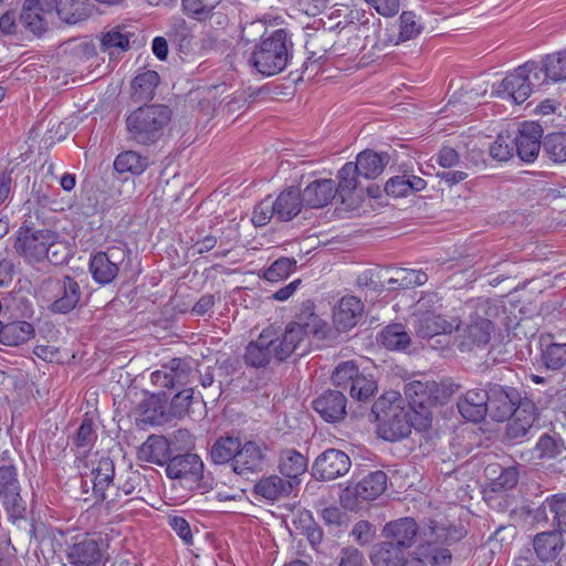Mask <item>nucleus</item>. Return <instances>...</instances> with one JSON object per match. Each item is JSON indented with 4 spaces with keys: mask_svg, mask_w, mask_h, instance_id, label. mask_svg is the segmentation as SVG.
<instances>
[{
    "mask_svg": "<svg viewBox=\"0 0 566 566\" xmlns=\"http://www.w3.org/2000/svg\"><path fill=\"white\" fill-rule=\"evenodd\" d=\"M293 48L287 30L276 29L254 45L249 62L260 74L273 76L286 69Z\"/></svg>",
    "mask_w": 566,
    "mask_h": 566,
    "instance_id": "nucleus-1",
    "label": "nucleus"
},
{
    "mask_svg": "<svg viewBox=\"0 0 566 566\" xmlns=\"http://www.w3.org/2000/svg\"><path fill=\"white\" fill-rule=\"evenodd\" d=\"M171 120V109L161 104L137 107L126 117L129 140L143 146L156 144Z\"/></svg>",
    "mask_w": 566,
    "mask_h": 566,
    "instance_id": "nucleus-2",
    "label": "nucleus"
},
{
    "mask_svg": "<svg viewBox=\"0 0 566 566\" xmlns=\"http://www.w3.org/2000/svg\"><path fill=\"white\" fill-rule=\"evenodd\" d=\"M373 412L380 422V429L386 440H400L409 436L415 415L397 391L381 396L373 407Z\"/></svg>",
    "mask_w": 566,
    "mask_h": 566,
    "instance_id": "nucleus-3",
    "label": "nucleus"
},
{
    "mask_svg": "<svg viewBox=\"0 0 566 566\" xmlns=\"http://www.w3.org/2000/svg\"><path fill=\"white\" fill-rule=\"evenodd\" d=\"M454 392V386L434 380H412L405 387L408 406L421 418V426L431 422L430 408L444 403Z\"/></svg>",
    "mask_w": 566,
    "mask_h": 566,
    "instance_id": "nucleus-4",
    "label": "nucleus"
},
{
    "mask_svg": "<svg viewBox=\"0 0 566 566\" xmlns=\"http://www.w3.org/2000/svg\"><path fill=\"white\" fill-rule=\"evenodd\" d=\"M441 296L436 292H426L418 300L415 313L412 314V326L420 338H432L442 334H450L453 329L460 328L458 319L448 321L436 313L442 306Z\"/></svg>",
    "mask_w": 566,
    "mask_h": 566,
    "instance_id": "nucleus-5",
    "label": "nucleus"
},
{
    "mask_svg": "<svg viewBox=\"0 0 566 566\" xmlns=\"http://www.w3.org/2000/svg\"><path fill=\"white\" fill-rule=\"evenodd\" d=\"M470 310L464 327L458 331L462 337L461 350L470 349L472 346H483L489 343L493 332L491 322V304L486 300H479L467 304Z\"/></svg>",
    "mask_w": 566,
    "mask_h": 566,
    "instance_id": "nucleus-6",
    "label": "nucleus"
},
{
    "mask_svg": "<svg viewBox=\"0 0 566 566\" xmlns=\"http://www.w3.org/2000/svg\"><path fill=\"white\" fill-rule=\"evenodd\" d=\"M536 71V61H527L518 66L499 83L495 88L496 96L515 104H522L531 96L535 88L545 86V84H536L534 82Z\"/></svg>",
    "mask_w": 566,
    "mask_h": 566,
    "instance_id": "nucleus-7",
    "label": "nucleus"
},
{
    "mask_svg": "<svg viewBox=\"0 0 566 566\" xmlns=\"http://www.w3.org/2000/svg\"><path fill=\"white\" fill-rule=\"evenodd\" d=\"M106 535L94 534L67 548V560L75 566H105L109 559Z\"/></svg>",
    "mask_w": 566,
    "mask_h": 566,
    "instance_id": "nucleus-8",
    "label": "nucleus"
},
{
    "mask_svg": "<svg viewBox=\"0 0 566 566\" xmlns=\"http://www.w3.org/2000/svg\"><path fill=\"white\" fill-rule=\"evenodd\" d=\"M423 532L413 518L401 517L386 523L381 534L385 543L408 554L418 537L423 542Z\"/></svg>",
    "mask_w": 566,
    "mask_h": 566,
    "instance_id": "nucleus-9",
    "label": "nucleus"
},
{
    "mask_svg": "<svg viewBox=\"0 0 566 566\" xmlns=\"http://www.w3.org/2000/svg\"><path fill=\"white\" fill-rule=\"evenodd\" d=\"M422 548H416L412 553H405L385 542L377 544L370 555L374 566H427L428 555Z\"/></svg>",
    "mask_w": 566,
    "mask_h": 566,
    "instance_id": "nucleus-10",
    "label": "nucleus"
},
{
    "mask_svg": "<svg viewBox=\"0 0 566 566\" xmlns=\"http://www.w3.org/2000/svg\"><path fill=\"white\" fill-rule=\"evenodd\" d=\"M543 127L535 122H524L512 136L514 154L524 163H533L543 147Z\"/></svg>",
    "mask_w": 566,
    "mask_h": 566,
    "instance_id": "nucleus-11",
    "label": "nucleus"
},
{
    "mask_svg": "<svg viewBox=\"0 0 566 566\" xmlns=\"http://www.w3.org/2000/svg\"><path fill=\"white\" fill-rule=\"evenodd\" d=\"M0 502L14 517L21 516L24 511L17 470L11 464L0 465Z\"/></svg>",
    "mask_w": 566,
    "mask_h": 566,
    "instance_id": "nucleus-12",
    "label": "nucleus"
},
{
    "mask_svg": "<svg viewBox=\"0 0 566 566\" xmlns=\"http://www.w3.org/2000/svg\"><path fill=\"white\" fill-rule=\"evenodd\" d=\"M349 457L340 450L328 449L319 454L314 464V475L324 481H331L345 475L350 468Z\"/></svg>",
    "mask_w": 566,
    "mask_h": 566,
    "instance_id": "nucleus-13",
    "label": "nucleus"
},
{
    "mask_svg": "<svg viewBox=\"0 0 566 566\" xmlns=\"http://www.w3.org/2000/svg\"><path fill=\"white\" fill-rule=\"evenodd\" d=\"M454 537L450 535V532L443 527L431 525L429 532H423V543L417 548L423 547V553L428 555L427 565L432 564L440 566L448 564L451 560V553L446 548H440L438 545L449 543Z\"/></svg>",
    "mask_w": 566,
    "mask_h": 566,
    "instance_id": "nucleus-14",
    "label": "nucleus"
},
{
    "mask_svg": "<svg viewBox=\"0 0 566 566\" xmlns=\"http://www.w3.org/2000/svg\"><path fill=\"white\" fill-rule=\"evenodd\" d=\"M537 71L534 75L536 84H554L566 81V46L544 55L536 61Z\"/></svg>",
    "mask_w": 566,
    "mask_h": 566,
    "instance_id": "nucleus-15",
    "label": "nucleus"
},
{
    "mask_svg": "<svg viewBox=\"0 0 566 566\" xmlns=\"http://www.w3.org/2000/svg\"><path fill=\"white\" fill-rule=\"evenodd\" d=\"M92 475L95 495L105 501L108 507H115L119 504V500L113 496L115 490L113 461L109 458H101L96 467L93 468Z\"/></svg>",
    "mask_w": 566,
    "mask_h": 566,
    "instance_id": "nucleus-16",
    "label": "nucleus"
},
{
    "mask_svg": "<svg viewBox=\"0 0 566 566\" xmlns=\"http://www.w3.org/2000/svg\"><path fill=\"white\" fill-rule=\"evenodd\" d=\"M387 489V475L384 471H374L356 484L347 486L343 501L355 497L357 501H373L379 497Z\"/></svg>",
    "mask_w": 566,
    "mask_h": 566,
    "instance_id": "nucleus-17",
    "label": "nucleus"
},
{
    "mask_svg": "<svg viewBox=\"0 0 566 566\" xmlns=\"http://www.w3.org/2000/svg\"><path fill=\"white\" fill-rule=\"evenodd\" d=\"M488 412L496 421L506 420L514 412L516 406L522 402L517 390L494 386L489 391Z\"/></svg>",
    "mask_w": 566,
    "mask_h": 566,
    "instance_id": "nucleus-18",
    "label": "nucleus"
},
{
    "mask_svg": "<svg viewBox=\"0 0 566 566\" xmlns=\"http://www.w3.org/2000/svg\"><path fill=\"white\" fill-rule=\"evenodd\" d=\"M266 448L255 441L240 442L232 469L237 474L243 475L261 470Z\"/></svg>",
    "mask_w": 566,
    "mask_h": 566,
    "instance_id": "nucleus-19",
    "label": "nucleus"
},
{
    "mask_svg": "<svg viewBox=\"0 0 566 566\" xmlns=\"http://www.w3.org/2000/svg\"><path fill=\"white\" fill-rule=\"evenodd\" d=\"M297 326L305 336L312 334L317 339H325L331 334L328 323L315 313V305L312 301L302 303L294 319L291 322Z\"/></svg>",
    "mask_w": 566,
    "mask_h": 566,
    "instance_id": "nucleus-20",
    "label": "nucleus"
},
{
    "mask_svg": "<svg viewBox=\"0 0 566 566\" xmlns=\"http://www.w3.org/2000/svg\"><path fill=\"white\" fill-rule=\"evenodd\" d=\"M535 418L536 407L534 402L524 399L507 418L506 438L509 440H517L525 437L533 427Z\"/></svg>",
    "mask_w": 566,
    "mask_h": 566,
    "instance_id": "nucleus-21",
    "label": "nucleus"
},
{
    "mask_svg": "<svg viewBox=\"0 0 566 566\" xmlns=\"http://www.w3.org/2000/svg\"><path fill=\"white\" fill-rule=\"evenodd\" d=\"M166 472L170 479L196 482L202 478L203 463L197 454L186 453L171 458Z\"/></svg>",
    "mask_w": 566,
    "mask_h": 566,
    "instance_id": "nucleus-22",
    "label": "nucleus"
},
{
    "mask_svg": "<svg viewBox=\"0 0 566 566\" xmlns=\"http://www.w3.org/2000/svg\"><path fill=\"white\" fill-rule=\"evenodd\" d=\"M534 520L537 523L551 522L556 531L566 533V494L546 499L536 510Z\"/></svg>",
    "mask_w": 566,
    "mask_h": 566,
    "instance_id": "nucleus-23",
    "label": "nucleus"
},
{
    "mask_svg": "<svg viewBox=\"0 0 566 566\" xmlns=\"http://www.w3.org/2000/svg\"><path fill=\"white\" fill-rule=\"evenodd\" d=\"M314 410L327 422H337L346 415V398L342 391L328 390L313 401Z\"/></svg>",
    "mask_w": 566,
    "mask_h": 566,
    "instance_id": "nucleus-24",
    "label": "nucleus"
},
{
    "mask_svg": "<svg viewBox=\"0 0 566 566\" xmlns=\"http://www.w3.org/2000/svg\"><path fill=\"white\" fill-rule=\"evenodd\" d=\"M301 196L304 207L323 208L336 197L335 181L333 179H316L304 188Z\"/></svg>",
    "mask_w": 566,
    "mask_h": 566,
    "instance_id": "nucleus-25",
    "label": "nucleus"
},
{
    "mask_svg": "<svg viewBox=\"0 0 566 566\" xmlns=\"http://www.w3.org/2000/svg\"><path fill=\"white\" fill-rule=\"evenodd\" d=\"M364 312L361 301L353 295L340 298L334 310L333 319L338 331L345 332L356 326Z\"/></svg>",
    "mask_w": 566,
    "mask_h": 566,
    "instance_id": "nucleus-26",
    "label": "nucleus"
},
{
    "mask_svg": "<svg viewBox=\"0 0 566 566\" xmlns=\"http://www.w3.org/2000/svg\"><path fill=\"white\" fill-rule=\"evenodd\" d=\"M489 394L483 389L468 390L458 401V409L462 417L469 421L478 422L488 413Z\"/></svg>",
    "mask_w": 566,
    "mask_h": 566,
    "instance_id": "nucleus-27",
    "label": "nucleus"
},
{
    "mask_svg": "<svg viewBox=\"0 0 566 566\" xmlns=\"http://www.w3.org/2000/svg\"><path fill=\"white\" fill-rule=\"evenodd\" d=\"M272 358L276 359L273 338L270 332H263L247 347L244 360L248 365L259 368L270 364Z\"/></svg>",
    "mask_w": 566,
    "mask_h": 566,
    "instance_id": "nucleus-28",
    "label": "nucleus"
},
{
    "mask_svg": "<svg viewBox=\"0 0 566 566\" xmlns=\"http://www.w3.org/2000/svg\"><path fill=\"white\" fill-rule=\"evenodd\" d=\"M358 177L357 167L353 161L346 163L337 172L336 196L339 197L342 205L350 209L356 206L355 192L358 188Z\"/></svg>",
    "mask_w": 566,
    "mask_h": 566,
    "instance_id": "nucleus-29",
    "label": "nucleus"
},
{
    "mask_svg": "<svg viewBox=\"0 0 566 566\" xmlns=\"http://www.w3.org/2000/svg\"><path fill=\"white\" fill-rule=\"evenodd\" d=\"M138 459L144 462L164 465L171 459L169 442L161 436H150L138 449Z\"/></svg>",
    "mask_w": 566,
    "mask_h": 566,
    "instance_id": "nucleus-30",
    "label": "nucleus"
},
{
    "mask_svg": "<svg viewBox=\"0 0 566 566\" xmlns=\"http://www.w3.org/2000/svg\"><path fill=\"white\" fill-rule=\"evenodd\" d=\"M57 286L56 298L51 304L50 308L54 313H69L80 302V285L74 279L64 276L61 281H59Z\"/></svg>",
    "mask_w": 566,
    "mask_h": 566,
    "instance_id": "nucleus-31",
    "label": "nucleus"
},
{
    "mask_svg": "<svg viewBox=\"0 0 566 566\" xmlns=\"http://www.w3.org/2000/svg\"><path fill=\"white\" fill-rule=\"evenodd\" d=\"M53 11L33 3V0H24L20 14L21 24L35 35H41L49 28V17Z\"/></svg>",
    "mask_w": 566,
    "mask_h": 566,
    "instance_id": "nucleus-32",
    "label": "nucleus"
},
{
    "mask_svg": "<svg viewBox=\"0 0 566 566\" xmlns=\"http://www.w3.org/2000/svg\"><path fill=\"white\" fill-rule=\"evenodd\" d=\"M389 158L390 156L387 153L366 149L357 155L354 166L357 167L360 177L375 179L382 174Z\"/></svg>",
    "mask_w": 566,
    "mask_h": 566,
    "instance_id": "nucleus-33",
    "label": "nucleus"
},
{
    "mask_svg": "<svg viewBox=\"0 0 566 566\" xmlns=\"http://www.w3.org/2000/svg\"><path fill=\"white\" fill-rule=\"evenodd\" d=\"M279 221H290L296 217L304 207L301 191L295 187L284 189L276 199H273Z\"/></svg>",
    "mask_w": 566,
    "mask_h": 566,
    "instance_id": "nucleus-34",
    "label": "nucleus"
},
{
    "mask_svg": "<svg viewBox=\"0 0 566 566\" xmlns=\"http://www.w3.org/2000/svg\"><path fill=\"white\" fill-rule=\"evenodd\" d=\"M33 334V326L25 321L8 322L6 317L0 325V343L6 346H19L28 342Z\"/></svg>",
    "mask_w": 566,
    "mask_h": 566,
    "instance_id": "nucleus-35",
    "label": "nucleus"
},
{
    "mask_svg": "<svg viewBox=\"0 0 566 566\" xmlns=\"http://www.w3.org/2000/svg\"><path fill=\"white\" fill-rule=\"evenodd\" d=\"M563 533L559 531L542 532L534 537L533 545L541 560H553L564 546Z\"/></svg>",
    "mask_w": 566,
    "mask_h": 566,
    "instance_id": "nucleus-36",
    "label": "nucleus"
},
{
    "mask_svg": "<svg viewBox=\"0 0 566 566\" xmlns=\"http://www.w3.org/2000/svg\"><path fill=\"white\" fill-rule=\"evenodd\" d=\"M305 335L297 326L291 322L286 325L281 337L273 338L274 350H276V360L283 361L290 357L304 342Z\"/></svg>",
    "mask_w": 566,
    "mask_h": 566,
    "instance_id": "nucleus-37",
    "label": "nucleus"
},
{
    "mask_svg": "<svg viewBox=\"0 0 566 566\" xmlns=\"http://www.w3.org/2000/svg\"><path fill=\"white\" fill-rule=\"evenodd\" d=\"M90 271L96 282L101 284L111 283L118 273L116 258L105 251H99L92 258Z\"/></svg>",
    "mask_w": 566,
    "mask_h": 566,
    "instance_id": "nucleus-38",
    "label": "nucleus"
},
{
    "mask_svg": "<svg viewBox=\"0 0 566 566\" xmlns=\"http://www.w3.org/2000/svg\"><path fill=\"white\" fill-rule=\"evenodd\" d=\"M292 489L293 482L285 481L279 475L262 478L254 485L255 494L268 501H276L280 497L286 496L292 492Z\"/></svg>",
    "mask_w": 566,
    "mask_h": 566,
    "instance_id": "nucleus-39",
    "label": "nucleus"
},
{
    "mask_svg": "<svg viewBox=\"0 0 566 566\" xmlns=\"http://www.w3.org/2000/svg\"><path fill=\"white\" fill-rule=\"evenodd\" d=\"M279 470L290 481L298 483V476L307 470V459L294 449H285L280 454Z\"/></svg>",
    "mask_w": 566,
    "mask_h": 566,
    "instance_id": "nucleus-40",
    "label": "nucleus"
},
{
    "mask_svg": "<svg viewBox=\"0 0 566 566\" xmlns=\"http://www.w3.org/2000/svg\"><path fill=\"white\" fill-rule=\"evenodd\" d=\"M160 82L156 71L147 70L138 73L132 81V96L135 102L151 101Z\"/></svg>",
    "mask_w": 566,
    "mask_h": 566,
    "instance_id": "nucleus-41",
    "label": "nucleus"
},
{
    "mask_svg": "<svg viewBox=\"0 0 566 566\" xmlns=\"http://www.w3.org/2000/svg\"><path fill=\"white\" fill-rule=\"evenodd\" d=\"M62 22L75 24L91 14L88 0H59L54 8Z\"/></svg>",
    "mask_w": 566,
    "mask_h": 566,
    "instance_id": "nucleus-42",
    "label": "nucleus"
},
{
    "mask_svg": "<svg viewBox=\"0 0 566 566\" xmlns=\"http://www.w3.org/2000/svg\"><path fill=\"white\" fill-rule=\"evenodd\" d=\"M541 361L546 369L558 371L566 367V343L554 339L542 343Z\"/></svg>",
    "mask_w": 566,
    "mask_h": 566,
    "instance_id": "nucleus-43",
    "label": "nucleus"
},
{
    "mask_svg": "<svg viewBox=\"0 0 566 566\" xmlns=\"http://www.w3.org/2000/svg\"><path fill=\"white\" fill-rule=\"evenodd\" d=\"M123 30L119 27L114 28L101 39V50L108 54L109 60H117L129 48L128 34L123 32Z\"/></svg>",
    "mask_w": 566,
    "mask_h": 566,
    "instance_id": "nucleus-44",
    "label": "nucleus"
},
{
    "mask_svg": "<svg viewBox=\"0 0 566 566\" xmlns=\"http://www.w3.org/2000/svg\"><path fill=\"white\" fill-rule=\"evenodd\" d=\"M18 242L20 248H51L57 242V233L49 229L33 230L30 228H21L19 231Z\"/></svg>",
    "mask_w": 566,
    "mask_h": 566,
    "instance_id": "nucleus-45",
    "label": "nucleus"
},
{
    "mask_svg": "<svg viewBox=\"0 0 566 566\" xmlns=\"http://www.w3.org/2000/svg\"><path fill=\"white\" fill-rule=\"evenodd\" d=\"M543 151L556 164L566 163V132L547 134L543 138Z\"/></svg>",
    "mask_w": 566,
    "mask_h": 566,
    "instance_id": "nucleus-46",
    "label": "nucleus"
},
{
    "mask_svg": "<svg viewBox=\"0 0 566 566\" xmlns=\"http://www.w3.org/2000/svg\"><path fill=\"white\" fill-rule=\"evenodd\" d=\"M379 343L388 349H403L410 344V337L400 324H392L381 331Z\"/></svg>",
    "mask_w": 566,
    "mask_h": 566,
    "instance_id": "nucleus-47",
    "label": "nucleus"
},
{
    "mask_svg": "<svg viewBox=\"0 0 566 566\" xmlns=\"http://www.w3.org/2000/svg\"><path fill=\"white\" fill-rule=\"evenodd\" d=\"M240 440L238 438L227 437L218 439L211 448L210 457L211 460L217 463H233V459L237 455L238 448L240 447Z\"/></svg>",
    "mask_w": 566,
    "mask_h": 566,
    "instance_id": "nucleus-48",
    "label": "nucleus"
},
{
    "mask_svg": "<svg viewBox=\"0 0 566 566\" xmlns=\"http://www.w3.org/2000/svg\"><path fill=\"white\" fill-rule=\"evenodd\" d=\"M147 167V159L133 150L119 154L115 161L114 168L117 172H132L134 175L142 174Z\"/></svg>",
    "mask_w": 566,
    "mask_h": 566,
    "instance_id": "nucleus-49",
    "label": "nucleus"
},
{
    "mask_svg": "<svg viewBox=\"0 0 566 566\" xmlns=\"http://www.w3.org/2000/svg\"><path fill=\"white\" fill-rule=\"evenodd\" d=\"M564 441L557 433H544L535 446L536 457L538 459H553L565 451Z\"/></svg>",
    "mask_w": 566,
    "mask_h": 566,
    "instance_id": "nucleus-50",
    "label": "nucleus"
},
{
    "mask_svg": "<svg viewBox=\"0 0 566 566\" xmlns=\"http://www.w3.org/2000/svg\"><path fill=\"white\" fill-rule=\"evenodd\" d=\"M427 274L411 269H399L395 272V276L388 280L391 289H408L415 285H422L427 282Z\"/></svg>",
    "mask_w": 566,
    "mask_h": 566,
    "instance_id": "nucleus-51",
    "label": "nucleus"
},
{
    "mask_svg": "<svg viewBox=\"0 0 566 566\" xmlns=\"http://www.w3.org/2000/svg\"><path fill=\"white\" fill-rule=\"evenodd\" d=\"M489 154L491 158L497 161H507L514 156L513 139L509 133L499 134L496 139L490 145Z\"/></svg>",
    "mask_w": 566,
    "mask_h": 566,
    "instance_id": "nucleus-52",
    "label": "nucleus"
},
{
    "mask_svg": "<svg viewBox=\"0 0 566 566\" xmlns=\"http://www.w3.org/2000/svg\"><path fill=\"white\" fill-rule=\"evenodd\" d=\"M358 371V367L354 361H343L335 368L332 375L333 384L336 387L347 389L350 387Z\"/></svg>",
    "mask_w": 566,
    "mask_h": 566,
    "instance_id": "nucleus-53",
    "label": "nucleus"
},
{
    "mask_svg": "<svg viewBox=\"0 0 566 566\" xmlns=\"http://www.w3.org/2000/svg\"><path fill=\"white\" fill-rule=\"evenodd\" d=\"M376 389L375 381L358 371L349 387V392L354 399L367 400L375 394Z\"/></svg>",
    "mask_w": 566,
    "mask_h": 566,
    "instance_id": "nucleus-54",
    "label": "nucleus"
},
{
    "mask_svg": "<svg viewBox=\"0 0 566 566\" xmlns=\"http://www.w3.org/2000/svg\"><path fill=\"white\" fill-rule=\"evenodd\" d=\"M273 218L276 219L275 203L272 197L268 196L254 207L251 220L255 227H263Z\"/></svg>",
    "mask_w": 566,
    "mask_h": 566,
    "instance_id": "nucleus-55",
    "label": "nucleus"
},
{
    "mask_svg": "<svg viewBox=\"0 0 566 566\" xmlns=\"http://www.w3.org/2000/svg\"><path fill=\"white\" fill-rule=\"evenodd\" d=\"M172 387H181L190 381L192 368L189 363L181 358H174L169 363Z\"/></svg>",
    "mask_w": 566,
    "mask_h": 566,
    "instance_id": "nucleus-56",
    "label": "nucleus"
},
{
    "mask_svg": "<svg viewBox=\"0 0 566 566\" xmlns=\"http://www.w3.org/2000/svg\"><path fill=\"white\" fill-rule=\"evenodd\" d=\"M296 261L289 258H281L276 260L264 273V277L268 281H280L290 275L294 270Z\"/></svg>",
    "mask_w": 566,
    "mask_h": 566,
    "instance_id": "nucleus-57",
    "label": "nucleus"
},
{
    "mask_svg": "<svg viewBox=\"0 0 566 566\" xmlns=\"http://www.w3.org/2000/svg\"><path fill=\"white\" fill-rule=\"evenodd\" d=\"M170 38L171 41L178 45L181 52L188 53L191 51L192 35L184 20H179L174 24Z\"/></svg>",
    "mask_w": 566,
    "mask_h": 566,
    "instance_id": "nucleus-58",
    "label": "nucleus"
},
{
    "mask_svg": "<svg viewBox=\"0 0 566 566\" xmlns=\"http://www.w3.org/2000/svg\"><path fill=\"white\" fill-rule=\"evenodd\" d=\"M421 27L416 21L415 13L410 11H403L400 15V41H408L416 38L420 33Z\"/></svg>",
    "mask_w": 566,
    "mask_h": 566,
    "instance_id": "nucleus-59",
    "label": "nucleus"
},
{
    "mask_svg": "<svg viewBox=\"0 0 566 566\" xmlns=\"http://www.w3.org/2000/svg\"><path fill=\"white\" fill-rule=\"evenodd\" d=\"M268 28L262 20H255L247 23L241 30V40L247 43L262 41L266 38Z\"/></svg>",
    "mask_w": 566,
    "mask_h": 566,
    "instance_id": "nucleus-60",
    "label": "nucleus"
},
{
    "mask_svg": "<svg viewBox=\"0 0 566 566\" xmlns=\"http://www.w3.org/2000/svg\"><path fill=\"white\" fill-rule=\"evenodd\" d=\"M432 159L444 169H451L461 164L460 154L450 146H442Z\"/></svg>",
    "mask_w": 566,
    "mask_h": 566,
    "instance_id": "nucleus-61",
    "label": "nucleus"
},
{
    "mask_svg": "<svg viewBox=\"0 0 566 566\" xmlns=\"http://www.w3.org/2000/svg\"><path fill=\"white\" fill-rule=\"evenodd\" d=\"M193 390L191 388L180 390L171 400L174 416L182 417L191 403Z\"/></svg>",
    "mask_w": 566,
    "mask_h": 566,
    "instance_id": "nucleus-62",
    "label": "nucleus"
},
{
    "mask_svg": "<svg viewBox=\"0 0 566 566\" xmlns=\"http://www.w3.org/2000/svg\"><path fill=\"white\" fill-rule=\"evenodd\" d=\"M95 441V433L93 430L92 420L85 418L80 428L77 429V433L75 437V444L78 448H91Z\"/></svg>",
    "mask_w": 566,
    "mask_h": 566,
    "instance_id": "nucleus-63",
    "label": "nucleus"
},
{
    "mask_svg": "<svg viewBox=\"0 0 566 566\" xmlns=\"http://www.w3.org/2000/svg\"><path fill=\"white\" fill-rule=\"evenodd\" d=\"M409 179L407 175L395 176L390 178L385 185V191L392 197H406L409 195Z\"/></svg>",
    "mask_w": 566,
    "mask_h": 566,
    "instance_id": "nucleus-64",
    "label": "nucleus"
}]
</instances>
